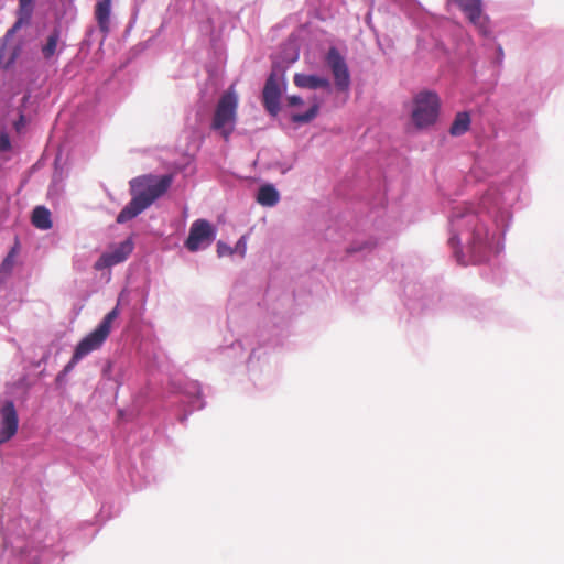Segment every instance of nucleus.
I'll list each match as a JSON object with an SVG mask.
<instances>
[{"instance_id":"5701e85b","label":"nucleus","mask_w":564,"mask_h":564,"mask_svg":"<svg viewBox=\"0 0 564 564\" xmlns=\"http://www.w3.org/2000/svg\"><path fill=\"white\" fill-rule=\"evenodd\" d=\"M82 358L80 357H77V354L74 352L70 360L68 361V364L64 367V370L63 372L64 373H67L69 371L73 370V368L78 364V361L80 360Z\"/></svg>"},{"instance_id":"393cba45","label":"nucleus","mask_w":564,"mask_h":564,"mask_svg":"<svg viewBox=\"0 0 564 564\" xmlns=\"http://www.w3.org/2000/svg\"><path fill=\"white\" fill-rule=\"evenodd\" d=\"M288 102L290 106H297V105H301L303 102V100L301 97L293 95V96L288 97Z\"/></svg>"},{"instance_id":"a878e982","label":"nucleus","mask_w":564,"mask_h":564,"mask_svg":"<svg viewBox=\"0 0 564 564\" xmlns=\"http://www.w3.org/2000/svg\"><path fill=\"white\" fill-rule=\"evenodd\" d=\"M9 147H10L9 140L7 138H2L1 142H0V150H7V149H9Z\"/></svg>"},{"instance_id":"423d86ee","label":"nucleus","mask_w":564,"mask_h":564,"mask_svg":"<svg viewBox=\"0 0 564 564\" xmlns=\"http://www.w3.org/2000/svg\"><path fill=\"white\" fill-rule=\"evenodd\" d=\"M215 238V230L209 221L206 219L195 220L191 228L188 237L185 241V247L195 252L200 248L209 246Z\"/></svg>"},{"instance_id":"39448f33","label":"nucleus","mask_w":564,"mask_h":564,"mask_svg":"<svg viewBox=\"0 0 564 564\" xmlns=\"http://www.w3.org/2000/svg\"><path fill=\"white\" fill-rule=\"evenodd\" d=\"M440 99L435 93L421 91L414 98L412 120L417 128L433 124L438 116Z\"/></svg>"},{"instance_id":"bb28decb","label":"nucleus","mask_w":564,"mask_h":564,"mask_svg":"<svg viewBox=\"0 0 564 564\" xmlns=\"http://www.w3.org/2000/svg\"><path fill=\"white\" fill-rule=\"evenodd\" d=\"M242 240H243V238H241V239L238 241L237 247H239V246H241V245H242V247L245 248V243L242 242Z\"/></svg>"},{"instance_id":"9d476101","label":"nucleus","mask_w":564,"mask_h":564,"mask_svg":"<svg viewBox=\"0 0 564 564\" xmlns=\"http://www.w3.org/2000/svg\"><path fill=\"white\" fill-rule=\"evenodd\" d=\"M468 20L484 35L488 34V18L482 14L481 0H454Z\"/></svg>"},{"instance_id":"0eeeda50","label":"nucleus","mask_w":564,"mask_h":564,"mask_svg":"<svg viewBox=\"0 0 564 564\" xmlns=\"http://www.w3.org/2000/svg\"><path fill=\"white\" fill-rule=\"evenodd\" d=\"M326 62L332 69L337 89L345 91L350 86V74L345 58L335 47L329 48Z\"/></svg>"},{"instance_id":"dca6fc26","label":"nucleus","mask_w":564,"mask_h":564,"mask_svg":"<svg viewBox=\"0 0 564 564\" xmlns=\"http://www.w3.org/2000/svg\"><path fill=\"white\" fill-rule=\"evenodd\" d=\"M32 224L34 227L47 230L52 228L51 212L44 206H36L32 212Z\"/></svg>"},{"instance_id":"4be33fe9","label":"nucleus","mask_w":564,"mask_h":564,"mask_svg":"<svg viewBox=\"0 0 564 564\" xmlns=\"http://www.w3.org/2000/svg\"><path fill=\"white\" fill-rule=\"evenodd\" d=\"M17 53H8L6 45H0V68L8 69L15 61Z\"/></svg>"},{"instance_id":"4468645a","label":"nucleus","mask_w":564,"mask_h":564,"mask_svg":"<svg viewBox=\"0 0 564 564\" xmlns=\"http://www.w3.org/2000/svg\"><path fill=\"white\" fill-rule=\"evenodd\" d=\"M110 12H111V0H101L97 2L95 8V17L99 26V30L107 34L110 25Z\"/></svg>"},{"instance_id":"6e6552de","label":"nucleus","mask_w":564,"mask_h":564,"mask_svg":"<svg viewBox=\"0 0 564 564\" xmlns=\"http://www.w3.org/2000/svg\"><path fill=\"white\" fill-rule=\"evenodd\" d=\"M133 247L132 240L130 238L126 239L115 246L110 251L104 252L95 262V270L101 271L126 261L132 253Z\"/></svg>"},{"instance_id":"6ab92c4d","label":"nucleus","mask_w":564,"mask_h":564,"mask_svg":"<svg viewBox=\"0 0 564 564\" xmlns=\"http://www.w3.org/2000/svg\"><path fill=\"white\" fill-rule=\"evenodd\" d=\"M59 41V31L54 30L46 40L45 45L42 47V54L45 59H50L56 52Z\"/></svg>"},{"instance_id":"9b49d317","label":"nucleus","mask_w":564,"mask_h":564,"mask_svg":"<svg viewBox=\"0 0 564 564\" xmlns=\"http://www.w3.org/2000/svg\"><path fill=\"white\" fill-rule=\"evenodd\" d=\"M280 98L281 88L279 86L275 74L271 73L264 84L262 91L263 106L270 115L276 116L280 111Z\"/></svg>"},{"instance_id":"f03ea898","label":"nucleus","mask_w":564,"mask_h":564,"mask_svg":"<svg viewBox=\"0 0 564 564\" xmlns=\"http://www.w3.org/2000/svg\"><path fill=\"white\" fill-rule=\"evenodd\" d=\"M173 183V175L166 174L161 177L154 175H142L130 181L132 199L124 206L117 216L118 224H124L137 217L152 203L167 192Z\"/></svg>"},{"instance_id":"1a4fd4ad","label":"nucleus","mask_w":564,"mask_h":564,"mask_svg":"<svg viewBox=\"0 0 564 564\" xmlns=\"http://www.w3.org/2000/svg\"><path fill=\"white\" fill-rule=\"evenodd\" d=\"M0 444L10 441L18 432L19 416L11 400L4 402L0 410Z\"/></svg>"},{"instance_id":"ddd939ff","label":"nucleus","mask_w":564,"mask_h":564,"mask_svg":"<svg viewBox=\"0 0 564 564\" xmlns=\"http://www.w3.org/2000/svg\"><path fill=\"white\" fill-rule=\"evenodd\" d=\"M18 19L8 31L7 35H12L18 32L24 24H28L32 18L34 10V0H18Z\"/></svg>"},{"instance_id":"a211bd4d","label":"nucleus","mask_w":564,"mask_h":564,"mask_svg":"<svg viewBox=\"0 0 564 564\" xmlns=\"http://www.w3.org/2000/svg\"><path fill=\"white\" fill-rule=\"evenodd\" d=\"M470 127V117L467 112H458L449 128L452 135H462L468 131Z\"/></svg>"},{"instance_id":"20e7f679","label":"nucleus","mask_w":564,"mask_h":564,"mask_svg":"<svg viewBox=\"0 0 564 564\" xmlns=\"http://www.w3.org/2000/svg\"><path fill=\"white\" fill-rule=\"evenodd\" d=\"M119 316V308H112L100 322V324L86 337H84L76 346L74 352L82 359L98 349L108 338L112 322Z\"/></svg>"},{"instance_id":"2eb2a0df","label":"nucleus","mask_w":564,"mask_h":564,"mask_svg":"<svg viewBox=\"0 0 564 564\" xmlns=\"http://www.w3.org/2000/svg\"><path fill=\"white\" fill-rule=\"evenodd\" d=\"M294 84L300 88H328L329 80L316 75L295 74Z\"/></svg>"},{"instance_id":"f8f14e48","label":"nucleus","mask_w":564,"mask_h":564,"mask_svg":"<svg viewBox=\"0 0 564 564\" xmlns=\"http://www.w3.org/2000/svg\"><path fill=\"white\" fill-rule=\"evenodd\" d=\"M18 19L8 31L7 35H12L18 32L24 24H28L32 18L34 10V0H18Z\"/></svg>"},{"instance_id":"f3484780","label":"nucleus","mask_w":564,"mask_h":564,"mask_svg":"<svg viewBox=\"0 0 564 564\" xmlns=\"http://www.w3.org/2000/svg\"><path fill=\"white\" fill-rule=\"evenodd\" d=\"M257 200L262 206H274L279 202V193L272 185H263L258 191Z\"/></svg>"},{"instance_id":"b1692460","label":"nucleus","mask_w":564,"mask_h":564,"mask_svg":"<svg viewBox=\"0 0 564 564\" xmlns=\"http://www.w3.org/2000/svg\"><path fill=\"white\" fill-rule=\"evenodd\" d=\"M217 252L221 257V256L227 254V253L231 254L232 250L229 247H227L224 242L219 241L217 243Z\"/></svg>"},{"instance_id":"412c9836","label":"nucleus","mask_w":564,"mask_h":564,"mask_svg":"<svg viewBox=\"0 0 564 564\" xmlns=\"http://www.w3.org/2000/svg\"><path fill=\"white\" fill-rule=\"evenodd\" d=\"M318 105H313L305 113H295L292 116V121L296 123H307L312 121L318 113Z\"/></svg>"},{"instance_id":"7ed1b4c3","label":"nucleus","mask_w":564,"mask_h":564,"mask_svg":"<svg viewBox=\"0 0 564 564\" xmlns=\"http://www.w3.org/2000/svg\"><path fill=\"white\" fill-rule=\"evenodd\" d=\"M238 97L234 90L226 91L217 102L212 129L219 131L228 140L235 130L237 121Z\"/></svg>"},{"instance_id":"aec40b11","label":"nucleus","mask_w":564,"mask_h":564,"mask_svg":"<svg viewBox=\"0 0 564 564\" xmlns=\"http://www.w3.org/2000/svg\"><path fill=\"white\" fill-rule=\"evenodd\" d=\"M15 249L13 248L3 259L0 265V282L11 274L14 267Z\"/></svg>"},{"instance_id":"f257e3e1","label":"nucleus","mask_w":564,"mask_h":564,"mask_svg":"<svg viewBox=\"0 0 564 564\" xmlns=\"http://www.w3.org/2000/svg\"><path fill=\"white\" fill-rule=\"evenodd\" d=\"M451 223L456 234L449 238L448 242L452 246L458 245L459 235H463L470 254L476 261H482L491 248L494 235L479 215L469 207L457 206L453 210Z\"/></svg>"}]
</instances>
